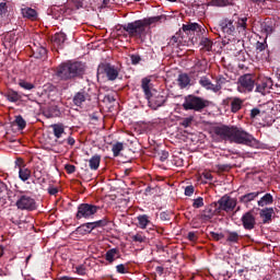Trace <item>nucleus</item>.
Instances as JSON below:
<instances>
[{
	"instance_id": "nucleus-1",
	"label": "nucleus",
	"mask_w": 280,
	"mask_h": 280,
	"mask_svg": "<svg viewBox=\"0 0 280 280\" xmlns=\"http://www.w3.org/2000/svg\"><path fill=\"white\" fill-rule=\"evenodd\" d=\"M213 132L222 141H232L241 145H253L257 140L253 135L246 132L244 129L235 126H218L213 128Z\"/></svg>"
},
{
	"instance_id": "nucleus-2",
	"label": "nucleus",
	"mask_w": 280,
	"mask_h": 280,
	"mask_svg": "<svg viewBox=\"0 0 280 280\" xmlns=\"http://www.w3.org/2000/svg\"><path fill=\"white\" fill-rule=\"evenodd\" d=\"M86 74V63L82 61L68 60L57 67L56 75L62 82H75L82 80Z\"/></svg>"
},
{
	"instance_id": "nucleus-3",
	"label": "nucleus",
	"mask_w": 280,
	"mask_h": 280,
	"mask_svg": "<svg viewBox=\"0 0 280 280\" xmlns=\"http://www.w3.org/2000/svg\"><path fill=\"white\" fill-rule=\"evenodd\" d=\"M141 89L144 93L145 100L148 101L149 108H152V110H159L161 106H165V102H167V96H163V94L152 93V80L143 78L141 80Z\"/></svg>"
},
{
	"instance_id": "nucleus-4",
	"label": "nucleus",
	"mask_w": 280,
	"mask_h": 280,
	"mask_svg": "<svg viewBox=\"0 0 280 280\" xmlns=\"http://www.w3.org/2000/svg\"><path fill=\"white\" fill-rule=\"evenodd\" d=\"M182 106L184 110H195V113H202L205 108H208L209 101L194 94H188L185 96Z\"/></svg>"
},
{
	"instance_id": "nucleus-5",
	"label": "nucleus",
	"mask_w": 280,
	"mask_h": 280,
	"mask_svg": "<svg viewBox=\"0 0 280 280\" xmlns=\"http://www.w3.org/2000/svg\"><path fill=\"white\" fill-rule=\"evenodd\" d=\"M124 32H127L131 38H143L148 34V26L143 20H138L122 25Z\"/></svg>"
},
{
	"instance_id": "nucleus-6",
	"label": "nucleus",
	"mask_w": 280,
	"mask_h": 280,
	"mask_svg": "<svg viewBox=\"0 0 280 280\" xmlns=\"http://www.w3.org/2000/svg\"><path fill=\"white\" fill-rule=\"evenodd\" d=\"M100 206L91 205V203H80L78 206V211L75 214L77 220H91L95 213L100 210Z\"/></svg>"
},
{
	"instance_id": "nucleus-7",
	"label": "nucleus",
	"mask_w": 280,
	"mask_h": 280,
	"mask_svg": "<svg viewBox=\"0 0 280 280\" xmlns=\"http://www.w3.org/2000/svg\"><path fill=\"white\" fill-rule=\"evenodd\" d=\"M255 89V77L247 73L243 74L237 80V91L238 93H253Z\"/></svg>"
},
{
	"instance_id": "nucleus-8",
	"label": "nucleus",
	"mask_w": 280,
	"mask_h": 280,
	"mask_svg": "<svg viewBox=\"0 0 280 280\" xmlns=\"http://www.w3.org/2000/svg\"><path fill=\"white\" fill-rule=\"evenodd\" d=\"M15 207L21 211H36L38 209L36 199L30 195H20L15 202Z\"/></svg>"
},
{
	"instance_id": "nucleus-9",
	"label": "nucleus",
	"mask_w": 280,
	"mask_h": 280,
	"mask_svg": "<svg viewBox=\"0 0 280 280\" xmlns=\"http://www.w3.org/2000/svg\"><path fill=\"white\" fill-rule=\"evenodd\" d=\"M100 75H106L109 82H115V80L119 78V68L110 63H101L97 68V78H100Z\"/></svg>"
},
{
	"instance_id": "nucleus-10",
	"label": "nucleus",
	"mask_w": 280,
	"mask_h": 280,
	"mask_svg": "<svg viewBox=\"0 0 280 280\" xmlns=\"http://www.w3.org/2000/svg\"><path fill=\"white\" fill-rule=\"evenodd\" d=\"M215 205L217 213H222V211L229 213L230 211H233L235 207H237V199L232 198L229 195H224L218 200V202H215Z\"/></svg>"
},
{
	"instance_id": "nucleus-11",
	"label": "nucleus",
	"mask_w": 280,
	"mask_h": 280,
	"mask_svg": "<svg viewBox=\"0 0 280 280\" xmlns=\"http://www.w3.org/2000/svg\"><path fill=\"white\" fill-rule=\"evenodd\" d=\"M223 108H230L234 115L244 108V100L237 96H228L222 101Z\"/></svg>"
},
{
	"instance_id": "nucleus-12",
	"label": "nucleus",
	"mask_w": 280,
	"mask_h": 280,
	"mask_svg": "<svg viewBox=\"0 0 280 280\" xmlns=\"http://www.w3.org/2000/svg\"><path fill=\"white\" fill-rule=\"evenodd\" d=\"M180 32L186 34L191 43H196V40H194V34H202V32H205V28H202V26L198 23H188L183 24Z\"/></svg>"
},
{
	"instance_id": "nucleus-13",
	"label": "nucleus",
	"mask_w": 280,
	"mask_h": 280,
	"mask_svg": "<svg viewBox=\"0 0 280 280\" xmlns=\"http://www.w3.org/2000/svg\"><path fill=\"white\" fill-rule=\"evenodd\" d=\"M241 222L245 231H253L257 226V217L253 210H249L242 215Z\"/></svg>"
},
{
	"instance_id": "nucleus-14",
	"label": "nucleus",
	"mask_w": 280,
	"mask_h": 280,
	"mask_svg": "<svg viewBox=\"0 0 280 280\" xmlns=\"http://www.w3.org/2000/svg\"><path fill=\"white\" fill-rule=\"evenodd\" d=\"M218 213V203L212 202L210 206H207L200 214V219L209 222Z\"/></svg>"
},
{
	"instance_id": "nucleus-15",
	"label": "nucleus",
	"mask_w": 280,
	"mask_h": 280,
	"mask_svg": "<svg viewBox=\"0 0 280 280\" xmlns=\"http://www.w3.org/2000/svg\"><path fill=\"white\" fill-rule=\"evenodd\" d=\"M261 194H264V191L261 190L246 192L245 195H242L241 197H238V201L242 205H250V202H253L254 200H257V198H259Z\"/></svg>"
},
{
	"instance_id": "nucleus-16",
	"label": "nucleus",
	"mask_w": 280,
	"mask_h": 280,
	"mask_svg": "<svg viewBox=\"0 0 280 280\" xmlns=\"http://www.w3.org/2000/svg\"><path fill=\"white\" fill-rule=\"evenodd\" d=\"M272 89V79H264L260 83L256 84V92L265 95Z\"/></svg>"
},
{
	"instance_id": "nucleus-17",
	"label": "nucleus",
	"mask_w": 280,
	"mask_h": 280,
	"mask_svg": "<svg viewBox=\"0 0 280 280\" xmlns=\"http://www.w3.org/2000/svg\"><path fill=\"white\" fill-rule=\"evenodd\" d=\"M86 100L91 101V95H89L84 90H81L74 94L72 102L74 106H82L83 102H86Z\"/></svg>"
},
{
	"instance_id": "nucleus-18",
	"label": "nucleus",
	"mask_w": 280,
	"mask_h": 280,
	"mask_svg": "<svg viewBox=\"0 0 280 280\" xmlns=\"http://www.w3.org/2000/svg\"><path fill=\"white\" fill-rule=\"evenodd\" d=\"M11 190L8 188V185L0 180V207H3L10 198Z\"/></svg>"
},
{
	"instance_id": "nucleus-19",
	"label": "nucleus",
	"mask_w": 280,
	"mask_h": 280,
	"mask_svg": "<svg viewBox=\"0 0 280 280\" xmlns=\"http://www.w3.org/2000/svg\"><path fill=\"white\" fill-rule=\"evenodd\" d=\"M65 40H67V34L62 32L56 33L52 37L54 47H57V49H63Z\"/></svg>"
},
{
	"instance_id": "nucleus-20",
	"label": "nucleus",
	"mask_w": 280,
	"mask_h": 280,
	"mask_svg": "<svg viewBox=\"0 0 280 280\" xmlns=\"http://www.w3.org/2000/svg\"><path fill=\"white\" fill-rule=\"evenodd\" d=\"M220 27L223 34H228L229 36L235 33V25H233V21L231 20H223Z\"/></svg>"
},
{
	"instance_id": "nucleus-21",
	"label": "nucleus",
	"mask_w": 280,
	"mask_h": 280,
	"mask_svg": "<svg viewBox=\"0 0 280 280\" xmlns=\"http://www.w3.org/2000/svg\"><path fill=\"white\" fill-rule=\"evenodd\" d=\"M21 14L24 19H28V21H36L38 19V12L30 7L22 8Z\"/></svg>"
},
{
	"instance_id": "nucleus-22",
	"label": "nucleus",
	"mask_w": 280,
	"mask_h": 280,
	"mask_svg": "<svg viewBox=\"0 0 280 280\" xmlns=\"http://www.w3.org/2000/svg\"><path fill=\"white\" fill-rule=\"evenodd\" d=\"M275 213V209L273 208H265L262 210H260V218L262 219V223L264 224H269L270 222H272V214Z\"/></svg>"
},
{
	"instance_id": "nucleus-23",
	"label": "nucleus",
	"mask_w": 280,
	"mask_h": 280,
	"mask_svg": "<svg viewBox=\"0 0 280 280\" xmlns=\"http://www.w3.org/2000/svg\"><path fill=\"white\" fill-rule=\"evenodd\" d=\"M177 84L179 89H187L191 84V78L187 73H180L177 78Z\"/></svg>"
},
{
	"instance_id": "nucleus-24",
	"label": "nucleus",
	"mask_w": 280,
	"mask_h": 280,
	"mask_svg": "<svg viewBox=\"0 0 280 280\" xmlns=\"http://www.w3.org/2000/svg\"><path fill=\"white\" fill-rule=\"evenodd\" d=\"M92 232H93L92 222L83 223L75 229V233H78V235H86L88 233H92Z\"/></svg>"
},
{
	"instance_id": "nucleus-25",
	"label": "nucleus",
	"mask_w": 280,
	"mask_h": 280,
	"mask_svg": "<svg viewBox=\"0 0 280 280\" xmlns=\"http://www.w3.org/2000/svg\"><path fill=\"white\" fill-rule=\"evenodd\" d=\"M199 84L200 86L206 89V91H212V93H215V84H213L208 77H201L199 80Z\"/></svg>"
},
{
	"instance_id": "nucleus-26",
	"label": "nucleus",
	"mask_w": 280,
	"mask_h": 280,
	"mask_svg": "<svg viewBox=\"0 0 280 280\" xmlns=\"http://www.w3.org/2000/svg\"><path fill=\"white\" fill-rule=\"evenodd\" d=\"M233 1L235 0H211L208 2V5H212L214 8H226L229 5H235Z\"/></svg>"
},
{
	"instance_id": "nucleus-27",
	"label": "nucleus",
	"mask_w": 280,
	"mask_h": 280,
	"mask_svg": "<svg viewBox=\"0 0 280 280\" xmlns=\"http://www.w3.org/2000/svg\"><path fill=\"white\" fill-rule=\"evenodd\" d=\"M119 249L118 248H112V249H108L106 253H105V259L108 264H113L116 259H119Z\"/></svg>"
},
{
	"instance_id": "nucleus-28",
	"label": "nucleus",
	"mask_w": 280,
	"mask_h": 280,
	"mask_svg": "<svg viewBox=\"0 0 280 280\" xmlns=\"http://www.w3.org/2000/svg\"><path fill=\"white\" fill-rule=\"evenodd\" d=\"M44 115L48 118L51 119L54 117H60V109L58 108L57 105H51L49 106L45 112Z\"/></svg>"
},
{
	"instance_id": "nucleus-29",
	"label": "nucleus",
	"mask_w": 280,
	"mask_h": 280,
	"mask_svg": "<svg viewBox=\"0 0 280 280\" xmlns=\"http://www.w3.org/2000/svg\"><path fill=\"white\" fill-rule=\"evenodd\" d=\"M100 163H102V156L98 154L93 155L89 160L90 170L96 172V170H100Z\"/></svg>"
},
{
	"instance_id": "nucleus-30",
	"label": "nucleus",
	"mask_w": 280,
	"mask_h": 280,
	"mask_svg": "<svg viewBox=\"0 0 280 280\" xmlns=\"http://www.w3.org/2000/svg\"><path fill=\"white\" fill-rule=\"evenodd\" d=\"M19 178L22 180V183H26V180H30L32 178V170L27 167H21L19 170Z\"/></svg>"
},
{
	"instance_id": "nucleus-31",
	"label": "nucleus",
	"mask_w": 280,
	"mask_h": 280,
	"mask_svg": "<svg viewBox=\"0 0 280 280\" xmlns=\"http://www.w3.org/2000/svg\"><path fill=\"white\" fill-rule=\"evenodd\" d=\"M275 202V198L270 192H267L258 200V207H267L268 205H272Z\"/></svg>"
},
{
	"instance_id": "nucleus-32",
	"label": "nucleus",
	"mask_w": 280,
	"mask_h": 280,
	"mask_svg": "<svg viewBox=\"0 0 280 280\" xmlns=\"http://www.w3.org/2000/svg\"><path fill=\"white\" fill-rule=\"evenodd\" d=\"M52 133L56 139H61L62 135H65V125L63 124H54L51 125Z\"/></svg>"
},
{
	"instance_id": "nucleus-33",
	"label": "nucleus",
	"mask_w": 280,
	"mask_h": 280,
	"mask_svg": "<svg viewBox=\"0 0 280 280\" xmlns=\"http://www.w3.org/2000/svg\"><path fill=\"white\" fill-rule=\"evenodd\" d=\"M4 97H7V100L12 103L20 102L21 100L20 93L14 90H8L4 94Z\"/></svg>"
},
{
	"instance_id": "nucleus-34",
	"label": "nucleus",
	"mask_w": 280,
	"mask_h": 280,
	"mask_svg": "<svg viewBox=\"0 0 280 280\" xmlns=\"http://www.w3.org/2000/svg\"><path fill=\"white\" fill-rule=\"evenodd\" d=\"M226 234H228L226 242H229L230 244H240V240H242V236L240 235V233L233 232V231H226Z\"/></svg>"
},
{
	"instance_id": "nucleus-35",
	"label": "nucleus",
	"mask_w": 280,
	"mask_h": 280,
	"mask_svg": "<svg viewBox=\"0 0 280 280\" xmlns=\"http://www.w3.org/2000/svg\"><path fill=\"white\" fill-rule=\"evenodd\" d=\"M260 32L262 34H266L267 36H269V34H272V32H275V28L272 27V22L270 21H265L260 23Z\"/></svg>"
},
{
	"instance_id": "nucleus-36",
	"label": "nucleus",
	"mask_w": 280,
	"mask_h": 280,
	"mask_svg": "<svg viewBox=\"0 0 280 280\" xmlns=\"http://www.w3.org/2000/svg\"><path fill=\"white\" fill-rule=\"evenodd\" d=\"M33 56L38 60H47V48L40 46L33 51Z\"/></svg>"
},
{
	"instance_id": "nucleus-37",
	"label": "nucleus",
	"mask_w": 280,
	"mask_h": 280,
	"mask_svg": "<svg viewBox=\"0 0 280 280\" xmlns=\"http://www.w3.org/2000/svg\"><path fill=\"white\" fill-rule=\"evenodd\" d=\"M226 82L229 81L226 80V78H224V75H218L215 78L214 93H220V91H222V88L224 86V84H226Z\"/></svg>"
},
{
	"instance_id": "nucleus-38",
	"label": "nucleus",
	"mask_w": 280,
	"mask_h": 280,
	"mask_svg": "<svg viewBox=\"0 0 280 280\" xmlns=\"http://www.w3.org/2000/svg\"><path fill=\"white\" fill-rule=\"evenodd\" d=\"M199 45H201L206 51H211V49H213V40L209 37H201Z\"/></svg>"
},
{
	"instance_id": "nucleus-39",
	"label": "nucleus",
	"mask_w": 280,
	"mask_h": 280,
	"mask_svg": "<svg viewBox=\"0 0 280 280\" xmlns=\"http://www.w3.org/2000/svg\"><path fill=\"white\" fill-rule=\"evenodd\" d=\"M139 229H148V224H150V219L148 214H141L137 218Z\"/></svg>"
},
{
	"instance_id": "nucleus-40",
	"label": "nucleus",
	"mask_w": 280,
	"mask_h": 280,
	"mask_svg": "<svg viewBox=\"0 0 280 280\" xmlns=\"http://www.w3.org/2000/svg\"><path fill=\"white\" fill-rule=\"evenodd\" d=\"M185 37L183 36V31L179 30L170 40V45H180Z\"/></svg>"
},
{
	"instance_id": "nucleus-41",
	"label": "nucleus",
	"mask_w": 280,
	"mask_h": 280,
	"mask_svg": "<svg viewBox=\"0 0 280 280\" xmlns=\"http://www.w3.org/2000/svg\"><path fill=\"white\" fill-rule=\"evenodd\" d=\"M108 222L109 221L106 218H103L98 221H94V222H92V229H93V231H95V229H102L104 226H108Z\"/></svg>"
},
{
	"instance_id": "nucleus-42",
	"label": "nucleus",
	"mask_w": 280,
	"mask_h": 280,
	"mask_svg": "<svg viewBox=\"0 0 280 280\" xmlns=\"http://www.w3.org/2000/svg\"><path fill=\"white\" fill-rule=\"evenodd\" d=\"M122 150H124V143H121V142H116L112 147V152H113L114 156H119V154H120V152H122Z\"/></svg>"
},
{
	"instance_id": "nucleus-43",
	"label": "nucleus",
	"mask_w": 280,
	"mask_h": 280,
	"mask_svg": "<svg viewBox=\"0 0 280 280\" xmlns=\"http://www.w3.org/2000/svg\"><path fill=\"white\" fill-rule=\"evenodd\" d=\"M162 19H164L163 15H156V16H152L149 19H144V25L148 27V25H153V23H159V21H161Z\"/></svg>"
},
{
	"instance_id": "nucleus-44",
	"label": "nucleus",
	"mask_w": 280,
	"mask_h": 280,
	"mask_svg": "<svg viewBox=\"0 0 280 280\" xmlns=\"http://www.w3.org/2000/svg\"><path fill=\"white\" fill-rule=\"evenodd\" d=\"M131 240L138 244H143V242H145V234H143V232H138L131 236Z\"/></svg>"
},
{
	"instance_id": "nucleus-45",
	"label": "nucleus",
	"mask_w": 280,
	"mask_h": 280,
	"mask_svg": "<svg viewBox=\"0 0 280 280\" xmlns=\"http://www.w3.org/2000/svg\"><path fill=\"white\" fill-rule=\"evenodd\" d=\"M15 124L20 130H25V127L27 126V122L25 121L23 116H16Z\"/></svg>"
},
{
	"instance_id": "nucleus-46",
	"label": "nucleus",
	"mask_w": 280,
	"mask_h": 280,
	"mask_svg": "<svg viewBox=\"0 0 280 280\" xmlns=\"http://www.w3.org/2000/svg\"><path fill=\"white\" fill-rule=\"evenodd\" d=\"M172 215H174L172 211H163L160 213V220L162 222H170V220H172Z\"/></svg>"
},
{
	"instance_id": "nucleus-47",
	"label": "nucleus",
	"mask_w": 280,
	"mask_h": 280,
	"mask_svg": "<svg viewBox=\"0 0 280 280\" xmlns=\"http://www.w3.org/2000/svg\"><path fill=\"white\" fill-rule=\"evenodd\" d=\"M19 86H21V89H24L25 91H32V89H35V85L33 83L25 80H21L19 82Z\"/></svg>"
},
{
	"instance_id": "nucleus-48",
	"label": "nucleus",
	"mask_w": 280,
	"mask_h": 280,
	"mask_svg": "<svg viewBox=\"0 0 280 280\" xmlns=\"http://www.w3.org/2000/svg\"><path fill=\"white\" fill-rule=\"evenodd\" d=\"M192 207L194 209H201V207H205V199L202 197L194 199Z\"/></svg>"
},
{
	"instance_id": "nucleus-49",
	"label": "nucleus",
	"mask_w": 280,
	"mask_h": 280,
	"mask_svg": "<svg viewBox=\"0 0 280 280\" xmlns=\"http://www.w3.org/2000/svg\"><path fill=\"white\" fill-rule=\"evenodd\" d=\"M209 237H210V240H213L214 242H220V240H224V234L217 233V232H210Z\"/></svg>"
},
{
	"instance_id": "nucleus-50",
	"label": "nucleus",
	"mask_w": 280,
	"mask_h": 280,
	"mask_svg": "<svg viewBox=\"0 0 280 280\" xmlns=\"http://www.w3.org/2000/svg\"><path fill=\"white\" fill-rule=\"evenodd\" d=\"M247 21H248V18H241L238 19L237 21V27H240V30H243V32H246V27H247Z\"/></svg>"
},
{
	"instance_id": "nucleus-51",
	"label": "nucleus",
	"mask_w": 280,
	"mask_h": 280,
	"mask_svg": "<svg viewBox=\"0 0 280 280\" xmlns=\"http://www.w3.org/2000/svg\"><path fill=\"white\" fill-rule=\"evenodd\" d=\"M130 60H131V65L137 66L139 65V62H141V56L139 54H132L129 55Z\"/></svg>"
},
{
	"instance_id": "nucleus-52",
	"label": "nucleus",
	"mask_w": 280,
	"mask_h": 280,
	"mask_svg": "<svg viewBox=\"0 0 280 280\" xmlns=\"http://www.w3.org/2000/svg\"><path fill=\"white\" fill-rule=\"evenodd\" d=\"M116 272H118V275H127L128 269H126V265L120 264L116 266Z\"/></svg>"
},
{
	"instance_id": "nucleus-53",
	"label": "nucleus",
	"mask_w": 280,
	"mask_h": 280,
	"mask_svg": "<svg viewBox=\"0 0 280 280\" xmlns=\"http://www.w3.org/2000/svg\"><path fill=\"white\" fill-rule=\"evenodd\" d=\"M215 167L219 172H229V170H231L230 164H217Z\"/></svg>"
},
{
	"instance_id": "nucleus-54",
	"label": "nucleus",
	"mask_w": 280,
	"mask_h": 280,
	"mask_svg": "<svg viewBox=\"0 0 280 280\" xmlns=\"http://www.w3.org/2000/svg\"><path fill=\"white\" fill-rule=\"evenodd\" d=\"M159 154H160V161L162 163H165V161H167V159H170V152H167L165 150L161 151Z\"/></svg>"
},
{
	"instance_id": "nucleus-55",
	"label": "nucleus",
	"mask_w": 280,
	"mask_h": 280,
	"mask_svg": "<svg viewBox=\"0 0 280 280\" xmlns=\"http://www.w3.org/2000/svg\"><path fill=\"white\" fill-rule=\"evenodd\" d=\"M192 121H194L192 117L184 118L183 121H182V126L184 128H189V126H191Z\"/></svg>"
},
{
	"instance_id": "nucleus-56",
	"label": "nucleus",
	"mask_w": 280,
	"mask_h": 280,
	"mask_svg": "<svg viewBox=\"0 0 280 280\" xmlns=\"http://www.w3.org/2000/svg\"><path fill=\"white\" fill-rule=\"evenodd\" d=\"M65 170L67 174H75V165L73 164H66Z\"/></svg>"
},
{
	"instance_id": "nucleus-57",
	"label": "nucleus",
	"mask_w": 280,
	"mask_h": 280,
	"mask_svg": "<svg viewBox=\"0 0 280 280\" xmlns=\"http://www.w3.org/2000/svg\"><path fill=\"white\" fill-rule=\"evenodd\" d=\"M75 272L77 275L84 276L86 275V267H84V265L78 266L75 267Z\"/></svg>"
},
{
	"instance_id": "nucleus-58",
	"label": "nucleus",
	"mask_w": 280,
	"mask_h": 280,
	"mask_svg": "<svg viewBox=\"0 0 280 280\" xmlns=\"http://www.w3.org/2000/svg\"><path fill=\"white\" fill-rule=\"evenodd\" d=\"M260 114H261V110L259 108L255 107L250 110L249 117H250V119H255V117H258V115H260Z\"/></svg>"
},
{
	"instance_id": "nucleus-59",
	"label": "nucleus",
	"mask_w": 280,
	"mask_h": 280,
	"mask_svg": "<svg viewBox=\"0 0 280 280\" xmlns=\"http://www.w3.org/2000/svg\"><path fill=\"white\" fill-rule=\"evenodd\" d=\"M8 12V3L0 2V16H3Z\"/></svg>"
},
{
	"instance_id": "nucleus-60",
	"label": "nucleus",
	"mask_w": 280,
	"mask_h": 280,
	"mask_svg": "<svg viewBox=\"0 0 280 280\" xmlns=\"http://www.w3.org/2000/svg\"><path fill=\"white\" fill-rule=\"evenodd\" d=\"M194 191H196V189L194 188V186H187L185 188V196H194Z\"/></svg>"
},
{
	"instance_id": "nucleus-61",
	"label": "nucleus",
	"mask_w": 280,
	"mask_h": 280,
	"mask_svg": "<svg viewBox=\"0 0 280 280\" xmlns=\"http://www.w3.org/2000/svg\"><path fill=\"white\" fill-rule=\"evenodd\" d=\"M15 167H19V171L21 170V167H25V161H23V159L18 158L15 160Z\"/></svg>"
},
{
	"instance_id": "nucleus-62",
	"label": "nucleus",
	"mask_w": 280,
	"mask_h": 280,
	"mask_svg": "<svg viewBox=\"0 0 280 280\" xmlns=\"http://www.w3.org/2000/svg\"><path fill=\"white\" fill-rule=\"evenodd\" d=\"M187 237L189 242H196L198 240V235H196V232H189Z\"/></svg>"
},
{
	"instance_id": "nucleus-63",
	"label": "nucleus",
	"mask_w": 280,
	"mask_h": 280,
	"mask_svg": "<svg viewBox=\"0 0 280 280\" xmlns=\"http://www.w3.org/2000/svg\"><path fill=\"white\" fill-rule=\"evenodd\" d=\"M48 194H49V196H56V194H58V188L54 187V186H49Z\"/></svg>"
},
{
	"instance_id": "nucleus-64",
	"label": "nucleus",
	"mask_w": 280,
	"mask_h": 280,
	"mask_svg": "<svg viewBox=\"0 0 280 280\" xmlns=\"http://www.w3.org/2000/svg\"><path fill=\"white\" fill-rule=\"evenodd\" d=\"M256 49H257L258 51H264V50L266 49V44H265V43H261V42H258V43L256 44Z\"/></svg>"
}]
</instances>
